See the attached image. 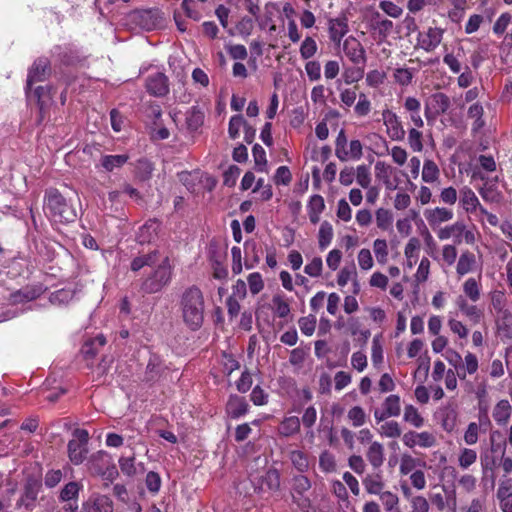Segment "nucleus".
I'll return each instance as SVG.
<instances>
[{
	"label": "nucleus",
	"mask_w": 512,
	"mask_h": 512,
	"mask_svg": "<svg viewBox=\"0 0 512 512\" xmlns=\"http://www.w3.org/2000/svg\"><path fill=\"white\" fill-rule=\"evenodd\" d=\"M385 79L386 73L378 69L370 70L366 74V83L372 88H378L381 86L385 82Z\"/></svg>",
	"instance_id": "0e129e2a"
},
{
	"label": "nucleus",
	"mask_w": 512,
	"mask_h": 512,
	"mask_svg": "<svg viewBox=\"0 0 512 512\" xmlns=\"http://www.w3.org/2000/svg\"><path fill=\"white\" fill-rule=\"evenodd\" d=\"M444 29L429 27L427 31L420 32L417 36L418 46L426 52L434 51L442 42Z\"/></svg>",
	"instance_id": "423d86ee"
},
{
	"label": "nucleus",
	"mask_w": 512,
	"mask_h": 512,
	"mask_svg": "<svg viewBox=\"0 0 512 512\" xmlns=\"http://www.w3.org/2000/svg\"><path fill=\"white\" fill-rule=\"evenodd\" d=\"M204 123V112L197 106L186 112V125L190 131L198 130Z\"/></svg>",
	"instance_id": "2f4dec72"
},
{
	"label": "nucleus",
	"mask_w": 512,
	"mask_h": 512,
	"mask_svg": "<svg viewBox=\"0 0 512 512\" xmlns=\"http://www.w3.org/2000/svg\"><path fill=\"white\" fill-rule=\"evenodd\" d=\"M310 488H311V483H310V480L306 476L297 475V476L293 477V479H292V491H293L292 496L294 498V501L297 503V505L302 509L310 507V501L308 498L296 500L295 494L302 496Z\"/></svg>",
	"instance_id": "4468645a"
},
{
	"label": "nucleus",
	"mask_w": 512,
	"mask_h": 512,
	"mask_svg": "<svg viewBox=\"0 0 512 512\" xmlns=\"http://www.w3.org/2000/svg\"><path fill=\"white\" fill-rule=\"evenodd\" d=\"M317 50L318 45L315 39L310 36H307L302 41L299 52L302 59L309 60L317 53Z\"/></svg>",
	"instance_id": "a18cd8bd"
},
{
	"label": "nucleus",
	"mask_w": 512,
	"mask_h": 512,
	"mask_svg": "<svg viewBox=\"0 0 512 512\" xmlns=\"http://www.w3.org/2000/svg\"><path fill=\"white\" fill-rule=\"evenodd\" d=\"M479 367L478 359L475 354L467 352L464 360H462L461 366L458 369V377L465 379L467 374H474L477 372Z\"/></svg>",
	"instance_id": "bb28decb"
},
{
	"label": "nucleus",
	"mask_w": 512,
	"mask_h": 512,
	"mask_svg": "<svg viewBox=\"0 0 512 512\" xmlns=\"http://www.w3.org/2000/svg\"><path fill=\"white\" fill-rule=\"evenodd\" d=\"M79 512H113V502L105 495H94L82 504Z\"/></svg>",
	"instance_id": "f8f14e48"
},
{
	"label": "nucleus",
	"mask_w": 512,
	"mask_h": 512,
	"mask_svg": "<svg viewBox=\"0 0 512 512\" xmlns=\"http://www.w3.org/2000/svg\"><path fill=\"white\" fill-rule=\"evenodd\" d=\"M476 270L477 259L475 254L469 250L462 251L456 263V273L458 278H462L463 276L469 273H473Z\"/></svg>",
	"instance_id": "2eb2a0df"
},
{
	"label": "nucleus",
	"mask_w": 512,
	"mask_h": 512,
	"mask_svg": "<svg viewBox=\"0 0 512 512\" xmlns=\"http://www.w3.org/2000/svg\"><path fill=\"white\" fill-rule=\"evenodd\" d=\"M440 169L438 165L431 159H425L422 168V181L425 183H435L439 180Z\"/></svg>",
	"instance_id": "72a5a7b5"
},
{
	"label": "nucleus",
	"mask_w": 512,
	"mask_h": 512,
	"mask_svg": "<svg viewBox=\"0 0 512 512\" xmlns=\"http://www.w3.org/2000/svg\"><path fill=\"white\" fill-rule=\"evenodd\" d=\"M496 324L500 336L512 340V312L509 310L498 314Z\"/></svg>",
	"instance_id": "393cba45"
},
{
	"label": "nucleus",
	"mask_w": 512,
	"mask_h": 512,
	"mask_svg": "<svg viewBox=\"0 0 512 512\" xmlns=\"http://www.w3.org/2000/svg\"><path fill=\"white\" fill-rule=\"evenodd\" d=\"M454 304L459 312L474 324L479 323L484 316L482 308L478 307L475 303H470V301H467L466 298L462 296H457Z\"/></svg>",
	"instance_id": "9d476101"
},
{
	"label": "nucleus",
	"mask_w": 512,
	"mask_h": 512,
	"mask_svg": "<svg viewBox=\"0 0 512 512\" xmlns=\"http://www.w3.org/2000/svg\"><path fill=\"white\" fill-rule=\"evenodd\" d=\"M342 158L340 161L345 162L348 160H359L363 156V145L362 143L355 139L351 140L348 143V146L345 150V152H342Z\"/></svg>",
	"instance_id": "4c0bfd02"
},
{
	"label": "nucleus",
	"mask_w": 512,
	"mask_h": 512,
	"mask_svg": "<svg viewBox=\"0 0 512 512\" xmlns=\"http://www.w3.org/2000/svg\"><path fill=\"white\" fill-rule=\"evenodd\" d=\"M43 211L53 222L68 223L76 219L75 209L55 188H48L44 194Z\"/></svg>",
	"instance_id": "7ed1b4c3"
},
{
	"label": "nucleus",
	"mask_w": 512,
	"mask_h": 512,
	"mask_svg": "<svg viewBox=\"0 0 512 512\" xmlns=\"http://www.w3.org/2000/svg\"><path fill=\"white\" fill-rule=\"evenodd\" d=\"M512 22V15L509 12L502 13L493 25V33L501 36Z\"/></svg>",
	"instance_id": "e2e57ef3"
},
{
	"label": "nucleus",
	"mask_w": 512,
	"mask_h": 512,
	"mask_svg": "<svg viewBox=\"0 0 512 512\" xmlns=\"http://www.w3.org/2000/svg\"><path fill=\"white\" fill-rule=\"evenodd\" d=\"M379 433L386 438H398L402 434L401 427L397 421H387L381 425Z\"/></svg>",
	"instance_id": "864d4df0"
},
{
	"label": "nucleus",
	"mask_w": 512,
	"mask_h": 512,
	"mask_svg": "<svg viewBox=\"0 0 512 512\" xmlns=\"http://www.w3.org/2000/svg\"><path fill=\"white\" fill-rule=\"evenodd\" d=\"M415 70L409 68H396L393 73L394 81L401 86H408L412 83Z\"/></svg>",
	"instance_id": "09e8293b"
},
{
	"label": "nucleus",
	"mask_w": 512,
	"mask_h": 512,
	"mask_svg": "<svg viewBox=\"0 0 512 512\" xmlns=\"http://www.w3.org/2000/svg\"><path fill=\"white\" fill-rule=\"evenodd\" d=\"M419 249H420L419 239H417L415 237L410 238L405 246V249H404V255L406 257V265L409 269H411L416 264Z\"/></svg>",
	"instance_id": "f704fd0d"
},
{
	"label": "nucleus",
	"mask_w": 512,
	"mask_h": 512,
	"mask_svg": "<svg viewBox=\"0 0 512 512\" xmlns=\"http://www.w3.org/2000/svg\"><path fill=\"white\" fill-rule=\"evenodd\" d=\"M343 52L353 64H365L366 62V51L360 41L353 36L345 39Z\"/></svg>",
	"instance_id": "6e6552de"
},
{
	"label": "nucleus",
	"mask_w": 512,
	"mask_h": 512,
	"mask_svg": "<svg viewBox=\"0 0 512 512\" xmlns=\"http://www.w3.org/2000/svg\"><path fill=\"white\" fill-rule=\"evenodd\" d=\"M248 407V403L243 397L231 395L227 402L226 410L231 418L237 419L248 412Z\"/></svg>",
	"instance_id": "412c9836"
},
{
	"label": "nucleus",
	"mask_w": 512,
	"mask_h": 512,
	"mask_svg": "<svg viewBox=\"0 0 512 512\" xmlns=\"http://www.w3.org/2000/svg\"><path fill=\"white\" fill-rule=\"evenodd\" d=\"M38 292L35 289L24 288L21 290H17L12 292L9 296V301L12 304L23 303L26 301L34 300L38 297Z\"/></svg>",
	"instance_id": "a19ab883"
},
{
	"label": "nucleus",
	"mask_w": 512,
	"mask_h": 512,
	"mask_svg": "<svg viewBox=\"0 0 512 512\" xmlns=\"http://www.w3.org/2000/svg\"><path fill=\"white\" fill-rule=\"evenodd\" d=\"M246 122L242 115H234L229 120L228 133L232 139L239 136L241 127H245Z\"/></svg>",
	"instance_id": "338daca9"
},
{
	"label": "nucleus",
	"mask_w": 512,
	"mask_h": 512,
	"mask_svg": "<svg viewBox=\"0 0 512 512\" xmlns=\"http://www.w3.org/2000/svg\"><path fill=\"white\" fill-rule=\"evenodd\" d=\"M393 217L389 210L379 208L376 211V223L381 230H388L392 225Z\"/></svg>",
	"instance_id": "bf43d9fd"
},
{
	"label": "nucleus",
	"mask_w": 512,
	"mask_h": 512,
	"mask_svg": "<svg viewBox=\"0 0 512 512\" xmlns=\"http://www.w3.org/2000/svg\"><path fill=\"white\" fill-rule=\"evenodd\" d=\"M479 194L482 199L491 204H499L503 200V194L494 184L485 183L479 189Z\"/></svg>",
	"instance_id": "c756f323"
},
{
	"label": "nucleus",
	"mask_w": 512,
	"mask_h": 512,
	"mask_svg": "<svg viewBox=\"0 0 512 512\" xmlns=\"http://www.w3.org/2000/svg\"><path fill=\"white\" fill-rule=\"evenodd\" d=\"M135 177L140 181H148L151 179L153 171H154V164L146 159V158H140L138 159L135 164Z\"/></svg>",
	"instance_id": "c85d7f7f"
},
{
	"label": "nucleus",
	"mask_w": 512,
	"mask_h": 512,
	"mask_svg": "<svg viewBox=\"0 0 512 512\" xmlns=\"http://www.w3.org/2000/svg\"><path fill=\"white\" fill-rule=\"evenodd\" d=\"M330 40L339 45L342 38L348 32L347 19L345 17L330 19L328 23Z\"/></svg>",
	"instance_id": "f3484780"
},
{
	"label": "nucleus",
	"mask_w": 512,
	"mask_h": 512,
	"mask_svg": "<svg viewBox=\"0 0 512 512\" xmlns=\"http://www.w3.org/2000/svg\"><path fill=\"white\" fill-rule=\"evenodd\" d=\"M49 71V61L47 58H38L35 60L28 73L26 90L31 91L32 85L35 82L44 81Z\"/></svg>",
	"instance_id": "9b49d317"
},
{
	"label": "nucleus",
	"mask_w": 512,
	"mask_h": 512,
	"mask_svg": "<svg viewBox=\"0 0 512 512\" xmlns=\"http://www.w3.org/2000/svg\"><path fill=\"white\" fill-rule=\"evenodd\" d=\"M410 504V512H428L430 509L428 500L422 495H416L411 497Z\"/></svg>",
	"instance_id": "774afa93"
},
{
	"label": "nucleus",
	"mask_w": 512,
	"mask_h": 512,
	"mask_svg": "<svg viewBox=\"0 0 512 512\" xmlns=\"http://www.w3.org/2000/svg\"><path fill=\"white\" fill-rule=\"evenodd\" d=\"M279 486L280 475L278 471L276 469H269L261 476V483H259L258 489L260 491H275Z\"/></svg>",
	"instance_id": "b1692460"
},
{
	"label": "nucleus",
	"mask_w": 512,
	"mask_h": 512,
	"mask_svg": "<svg viewBox=\"0 0 512 512\" xmlns=\"http://www.w3.org/2000/svg\"><path fill=\"white\" fill-rule=\"evenodd\" d=\"M87 449L85 445L76 440H70L68 443V454L74 464H80L85 459Z\"/></svg>",
	"instance_id": "c9c22d12"
},
{
	"label": "nucleus",
	"mask_w": 512,
	"mask_h": 512,
	"mask_svg": "<svg viewBox=\"0 0 512 512\" xmlns=\"http://www.w3.org/2000/svg\"><path fill=\"white\" fill-rule=\"evenodd\" d=\"M355 180L362 188H369L372 182L370 167L364 164L357 166L355 170Z\"/></svg>",
	"instance_id": "de8ad7c7"
},
{
	"label": "nucleus",
	"mask_w": 512,
	"mask_h": 512,
	"mask_svg": "<svg viewBox=\"0 0 512 512\" xmlns=\"http://www.w3.org/2000/svg\"><path fill=\"white\" fill-rule=\"evenodd\" d=\"M371 111V102L364 93L358 96V102L354 106V112L359 117L367 116Z\"/></svg>",
	"instance_id": "69168bd1"
},
{
	"label": "nucleus",
	"mask_w": 512,
	"mask_h": 512,
	"mask_svg": "<svg viewBox=\"0 0 512 512\" xmlns=\"http://www.w3.org/2000/svg\"><path fill=\"white\" fill-rule=\"evenodd\" d=\"M161 362L157 357H151L145 372V378L147 381H154L160 376Z\"/></svg>",
	"instance_id": "052dcab7"
},
{
	"label": "nucleus",
	"mask_w": 512,
	"mask_h": 512,
	"mask_svg": "<svg viewBox=\"0 0 512 512\" xmlns=\"http://www.w3.org/2000/svg\"><path fill=\"white\" fill-rule=\"evenodd\" d=\"M75 296V292L69 288L59 289L53 292L49 300L54 305H65L68 304Z\"/></svg>",
	"instance_id": "c03bdc74"
},
{
	"label": "nucleus",
	"mask_w": 512,
	"mask_h": 512,
	"mask_svg": "<svg viewBox=\"0 0 512 512\" xmlns=\"http://www.w3.org/2000/svg\"><path fill=\"white\" fill-rule=\"evenodd\" d=\"M252 154L255 162V169L258 172H266L267 159L264 148L259 144H255L252 148Z\"/></svg>",
	"instance_id": "603ef678"
},
{
	"label": "nucleus",
	"mask_w": 512,
	"mask_h": 512,
	"mask_svg": "<svg viewBox=\"0 0 512 512\" xmlns=\"http://www.w3.org/2000/svg\"><path fill=\"white\" fill-rule=\"evenodd\" d=\"M366 492L370 495H380L385 491V481L381 472L367 474L362 480Z\"/></svg>",
	"instance_id": "a211bd4d"
},
{
	"label": "nucleus",
	"mask_w": 512,
	"mask_h": 512,
	"mask_svg": "<svg viewBox=\"0 0 512 512\" xmlns=\"http://www.w3.org/2000/svg\"><path fill=\"white\" fill-rule=\"evenodd\" d=\"M477 460V452L473 449L463 448L458 457L459 466L462 469H468Z\"/></svg>",
	"instance_id": "5fc2aeb1"
},
{
	"label": "nucleus",
	"mask_w": 512,
	"mask_h": 512,
	"mask_svg": "<svg viewBox=\"0 0 512 512\" xmlns=\"http://www.w3.org/2000/svg\"><path fill=\"white\" fill-rule=\"evenodd\" d=\"M333 227L328 221H323L318 232V244L321 250L326 249L333 239Z\"/></svg>",
	"instance_id": "58836bf2"
},
{
	"label": "nucleus",
	"mask_w": 512,
	"mask_h": 512,
	"mask_svg": "<svg viewBox=\"0 0 512 512\" xmlns=\"http://www.w3.org/2000/svg\"><path fill=\"white\" fill-rule=\"evenodd\" d=\"M462 291L463 294L460 296L466 298L467 301L478 302L482 294L481 276L478 279L474 277L467 278L462 284Z\"/></svg>",
	"instance_id": "dca6fc26"
},
{
	"label": "nucleus",
	"mask_w": 512,
	"mask_h": 512,
	"mask_svg": "<svg viewBox=\"0 0 512 512\" xmlns=\"http://www.w3.org/2000/svg\"><path fill=\"white\" fill-rule=\"evenodd\" d=\"M129 159L127 154L104 155L100 159V164L107 172H112L116 168H121Z\"/></svg>",
	"instance_id": "7c9ffc66"
},
{
	"label": "nucleus",
	"mask_w": 512,
	"mask_h": 512,
	"mask_svg": "<svg viewBox=\"0 0 512 512\" xmlns=\"http://www.w3.org/2000/svg\"><path fill=\"white\" fill-rule=\"evenodd\" d=\"M403 444L408 448L419 446L421 448H431L437 443L435 435L429 431H408L402 436Z\"/></svg>",
	"instance_id": "39448f33"
},
{
	"label": "nucleus",
	"mask_w": 512,
	"mask_h": 512,
	"mask_svg": "<svg viewBox=\"0 0 512 512\" xmlns=\"http://www.w3.org/2000/svg\"><path fill=\"white\" fill-rule=\"evenodd\" d=\"M347 418L354 427H361L367 421L365 410L361 406H353L347 413Z\"/></svg>",
	"instance_id": "49530a36"
},
{
	"label": "nucleus",
	"mask_w": 512,
	"mask_h": 512,
	"mask_svg": "<svg viewBox=\"0 0 512 512\" xmlns=\"http://www.w3.org/2000/svg\"><path fill=\"white\" fill-rule=\"evenodd\" d=\"M180 308L184 323L193 331L198 330L204 321V297L202 291L191 286L181 295Z\"/></svg>",
	"instance_id": "f03ea898"
},
{
	"label": "nucleus",
	"mask_w": 512,
	"mask_h": 512,
	"mask_svg": "<svg viewBox=\"0 0 512 512\" xmlns=\"http://www.w3.org/2000/svg\"><path fill=\"white\" fill-rule=\"evenodd\" d=\"M378 496L382 502V505L384 506V509L387 512H394V511L400 510V508H399L400 499L397 494H395L391 491L385 490Z\"/></svg>",
	"instance_id": "79ce46f5"
},
{
	"label": "nucleus",
	"mask_w": 512,
	"mask_h": 512,
	"mask_svg": "<svg viewBox=\"0 0 512 512\" xmlns=\"http://www.w3.org/2000/svg\"><path fill=\"white\" fill-rule=\"evenodd\" d=\"M382 408L387 412V415H390V417H398L401 413L400 396L396 394L387 396L382 403Z\"/></svg>",
	"instance_id": "ea45409f"
},
{
	"label": "nucleus",
	"mask_w": 512,
	"mask_h": 512,
	"mask_svg": "<svg viewBox=\"0 0 512 512\" xmlns=\"http://www.w3.org/2000/svg\"><path fill=\"white\" fill-rule=\"evenodd\" d=\"M373 251L379 264H385L388 261L389 251L388 244L385 239L374 240Z\"/></svg>",
	"instance_id": "3c124183"
},
{
	"label": "nucleus",
	"mask_w": 512,
	"mask_h": 512,
	"mask_svg": "<svg viewBox=\"0 0 512 512\" xmlns=\"http://www.w3.org/2000/svg\"><path fill=\"white\" fill-rule=\"evenodd\" d=\"M424 217L429 226L436 231L442 223L452 220L454 213L451 209L445 207H435L425 209Z\"/></svg>",
	"instance_id": "1a4fd4ad"
},
{
	"label": "nucleus",
	"mask_w": 512,
	"mask_h": 512,
	"mask_svg": "<svg viewBox=\"0 0 512 512\" xmlns=\"http://www.w3.org/2000/svg\"><path fill=\"white\" fill-rule=\"evenodd\" d=\"M274 313L280 318H286L290 314V306L287 301L276 295L272 299Z\"/></svg>",
	"instance_id": "13d9d810"
},
{
	"label": "nucleus",
	"mask_w": 512,
	"mask_h": 512,
	"mask_svg": "<svg viewBox=\"0 0 512 512\" xmlns=\"http://www.w3.org/2000/svg\"><path fill=\"white\" fill-rule=\"evenodd\" d=\"M512 406L508 400H500L494 407L492 416L499 425H505L510 419Z\"/></svg>",
	"instance_id": "a878e982"
},
{
	"label": "nucleus",
	"mask_w": 512,
	"mask_h": 512,
	"mask_svg": "<svg viewBox=\"0 0 512 512\" xmlns=\"http://www.w3.org/2000/svg\"><path fill=\"white\" fill-rule=\"evenodd\" d=\"M393 28V22L388 19L377 20L374 24V29L378 33L380 41L386 40V38L392 33Z\"/></svg>",
	"instance_id": "6e6d98bb"
},
{
	"label": "nucleus",
	"mask_w": 512,
	"mask_h": 512,
	"mask_svg": "<svg viewBox=\"0 0 512 512\" xmlns=\"http://www.w3.org/2000/svg\"><path fill=\"white\" fill-rule=\"evenodd\" d=\"M366 458L374 469H379L385 461V449L382 443L372 442L366 450Z\"/></svg>",
	"instance_id": "6ab92c4d"
},
{
	"label": "nucleus",
	"mask_w": 512,
	"mask_h": 512,
	"mask_svg": "<svg viewBox=\"0 0 512 512\" xmlns=\"http://www.w3.org/2000/svg\"><path fill=\"white\" fill-rule=\"evenodd\" d=\"M459 203L468 214H477V208L480 207L478 197L469 187H463L460 190Z\"/></svg>",
	"instance_id": "aec40b11"
},
{
	"label": "nucleus",
	"mask_w": 512,
	"mask_h": 512,
	"mask_svg": "<svg viewBox=\"0 0 512 512\" xmlns=\"http://www.w3.org/2000/svg\"><path fill=\"white\" fill-rule=\"evenodd\" d=\"M145 266L154 267L142 282L141 289L145 293H157L170 283L173 267L167 255L162 256L156 249L146 254H140L132 259L130 269L133 272H138Z\"/></svg>",
	"instance_id": "f257e3e1"
},
{
	"label": "nucleus",
	"mask_w": 512,
	"mask_h": 512,
	"mask_svg": "<svg viewBox=\"0 0 512 512\" xmlns=\"http://www.w3.org/2000/svg\"><path fill=\"white\" fill-rule=\"evenodd\" d=\"M159 223L156 220H149L140 227L137 240L140 244L151 243L157 236Z\"/></svg>",
	"instance_id": "5701e85b"
},
{
	"label": "nucleus",
	"mask_w": 512,
	"mask_h": 512,
	"mask_svg": "<svg viewBox=\"0 0 512 512\" xmlns=\"http://www.w3.org/2000/svg\"><path fill=\"white\" fill-rule=\"evenodd\" d=\"M147 91L154 96H164L168 93V78L161 72L150 75L146 80Z\"/></svg>",
	"instance_id": "ddd939ff"
},
{
	"label": "nucleus",
	"mask_w": 512,
	"mask_h": 512,
	"mask_svg": "<svg viewBox=\"0 0 512 512\" xmlns=\"http://www.w3.org/2000/svg\"><path fill=\"white\" fill-rule=\"evenodd\" d=\"M419 465V460L411 456L410 454L404 453L400 459L399 472L401 475H408L415 471Z\"/></svg>",
	"instance_id": "8fccbe9b"
},
{
	"label": "nucleus",
	"mask_w": 512,
	"mask_h": 512,
	"mask_svg": "<svg viewBox=\"0 0 512 512\" xmlns=\"http://www.w3.org/2000/svg\"><path fill=\"white\" fill-rule=\"evenodd\" d=\"M450 104V99L446 94L442 92L432 94L425 104L426 119L428 121L435 120L438 116L447 112Z\"/></svg>",
	"instance_id": "20e7f679"
},
{
	"label": "nucleus",
	"mask_w": 512,
	"mask_h": 512,
	"mask_svg": "<svg viewBox=\"0 0 512 512\" xmlns=\"http://www.w3.org/2000/svg\"><path fill=\"white\" fill-rule=\"evenodd\" d=\"M300 426V419L297 416L285 417L279 425L278 432L284 437H289L298 433Z\"/></svg>",
	"instance_id": "473e14b6"
},
{
	"label": "nucleus",
	"mask_w": 512,
	"mask_h": 512,
	"mask_svg": "<svg viewBox=\"0 0 512 512\" xmlns=\"http://www.w3.org/2000/svg\"><path fill=\"white\" fill-rule=\"evenodd\" d=\"M463 51V47L458 48L457 55L453 53H446L443 57V62L449 67L450 71L454 74H459L462 66L459 61L460 52Z\"/></svg>",
	"instance_id": "680f3d73"
},
{
	"label": "nucleus",
	"mask_w": 512,
	"mask_h": 512,
	"mask_svg": "<svg viewBox=\"0 0 512 512\" xmlns=\"http://www.w3.org/2000/svg\"><path fill=\"white\" fill-rule=\"evenodd\" d=\"M490 297L492 308L497 315L504 313V311H509L507 308V297L504 291L494 290L491 292Z\"/></svg>",
	"instance_id": "37998d69"
},
{
	"label": "nucleus",
	"mask_w": 512,
	"mask_h": 512,
	"mask_svg": "<svg viewBox=\"0 0 512 512\" xmlns=\"http://www.w3.org/2000/svg\"><path fill=\"white\" fill-rule=\"evenodd\" d=\"M290 460L293 466L300 472H304L308 469L309 462L308 457L305 453L300 450H294L290 453Z\"/></svg>",
	"instance_id": "4d7b16f0"
},
{
	"label": "nucleus",
	"mask_w": 512,
	"mask_h": 512,
	"mask_svg": "<svg viewBox=\"0 0 512 512\" xmlns=\"http://www.w3.org/2000/svg\"><path fill=\"white\" fill-rule=\"evenodd\" d=\"M403 420L415 428H421L425 422L418 409L411 404L405 406Z\"/></svg>",
	"instance_id": "e433bc0d"
},
{
	"label": "nucleus",
	"mask_w": 512,
	"mask_h": 512,
	"mask_svg": "<svg viewBox=\"0 0 512 512\" xmlns=\"http://www.w3.org/2000/svg\"><path fill=\"white\" fill-rule=\"evenodd\" d=\"M497 497L500 501V508L502 512H512L511 484L508 481L500 484L497 491Z\"/></svg>",
	"instance_id": "cd10ccee"
},
{
	"label": "nucleus",
	"mask_w": 512,
	"mask_h": 512,
	"mask_svg": "<svg viewBox=\"0 0 512 512\" xmlns=\"http://www.w3.org/2000/svg\"><path fill=\"white\" fill-rule=\"evenodd\" d=\"M465 230V224L462 222H455L451 225L439 228L437 231V237L440 240H448L451 237L455 238V243L460 244L462 242L461 236Z\"/></svg>",
	"instance_id": "4be33fe9"
},
{
	"label": "nucleus",
	"mask_w": 512,
	"mask_h": 512,
	"mask_svg": "<svg viewBox=\"0 0 512 512\" xmlns=\"http://www.w3.org/2000/svg\"><path fill=\"white\" fill-rule=\"evenodd\" d=\"M382 119L390 139L394 141H402L406 132L397 114L389 109H385L382 112Z\"/></svg>",
	"instance_id": "0eeeda50"
}]
</instances>
